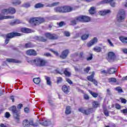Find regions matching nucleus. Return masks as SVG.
<instances>
[{
    "mask_svg": "<svg viewBox=\"0 0 127 127\" xmlns=\"http://www.w3.org/2000/svg\"><path fill=\"white\" fill-rule=\"evenodd\" d=\"M2 13H4V14H7L8 13V9H3L1 10Z\"/></svg>",
    "mask_w": 127,
    "mask_h": 127,
    "instance_id": "49530a36",
    "label": "nucleus"
},
{
    "mask_svg": "<svg viewBox=\"0 0 127 127\" xmlns=\"http://www.w3.org/2000/svg\"><path fill=\"white\" fill-rule=\"evenodd\" d=\"M5 118H6V119H8V118H9V117H10V114H9V112H6L5 113Z\"/></svg>",
    "mask_w": 127,
    "mask_h": 127,
    "instance_id": "5fc2aeb1",
    "label": "nucleus"
},
{
    "mask_svg": "<svg viewBox=\"0 0 127 127\" xmlns=\"http://www.w3.org/2000/svg\"><path fill=\"white\" fill-rule=\"evenodd\" d=\"M23 6L24 7H30V3H25L23 4Z\"/></svg>",
    "mask_w": 127,
    "mask_h": 127,
    "instance_id": "8fccbe9b",
    "label": "nucleus"
},
{
    "mask_svg": "<svg viewBox=\"0 0 127 127\" xmlns=\"http://www.w3.org/2000/svg\"><path fill=\"white\" fill-rule=\"evenodd\" d=\"M66 82H67V83H68V84H70V85H72V84H73V82H72V81L69 79L67 78L66 79Z\"/></svg>",
    "mask_w": 127,
    "mask_h": 127,
    "instance_id": "338daca9",
    "label": "nucleus"
},
{
    "mask_svg": "<svg viewBox=\"0 0 127 127\" xmlns=\"http://www.w3.org/2000/svg\"><path fill=\"white\" fill-rule=\"evenodd\" d=\"M98 42V38L97 37L93 38L89 42L87 43L88 47L93 46L94 44H96Z\"/></svg>",
    "mask_w": 127,
    "mask_h": 127,
    "instance_id": "9d476101",
    "label": "nucleus"
},
{
    "mask_svg": "<svg viewBox=\"0 0 127 127\" xmlns=\"http://www.w3.org/2000/svg\"><path fill=\"white\" fill-rule=\"evenodd\" d=\"M75 20H76V21H83V16L76 17Z\"/></svg>",
    "mask_w": 127,
    "mask_h": 127,
    "instance_id": "37998d69",
    "label": "nucleus"
},
{
    "mask_svg": "<svg viewBox=\"0 0 127 127\" xmlns=\"http://www.w3.org/2000/svg\"><path fill=\"white\" fill-rule=\"evenodd\" d=\"M120 40L123 43H127V38L124 37H120Z\"/></svg>",
    "mask_w": 127,
    "mask_h": 127,
    "instance_id": "7c9ffc66",
    "label": "nucleus"
},
{
    "mask_svg": "<svg viewBox=\"0 0 127 127\" xmlns=\"http://www.w3.org/2000/svg\"><path fill=\"white\" fill-rule=\"evenodd\" d=\"M35 39H36V40H38L39 41H41L42 42H46V41H47V39L41 36H36L35 37Z\"/></svg>",
    "mask_w": 127,
    "mask_h": 127,
    "instance_id": "2eb2a0df",
    "label": "nucleus"
},
{
    "mask_svg": "<svg viewBox=\"0 0 127 127\" xmlns=\"http://www.w3.org/2000/svg\"><path fill=\"white\" fill-rule=\"evenodd\" d=\"M39 123L40 125H42L44 127H49L51 125V122L45 118H43V119L40 120Z\"/></svg>",
    "mask_w": 127,
    "mask_h": 127,
    "instance_id": "423d86ee",
    "label": "nucleus"
},
{
    "mask_svg": "<svg viewBox=\"0 0 127 127\" xmlns=\"http://www.w3.org/2000/svg\"><path fill=\"white\" fill-rule=\"evenodd\" d=\"M122 114H124L125 115H127V108L121 110Z\"/></svg>",
    "mask_w": 127,
    "mask_h": 127,
    "instance_id": "3c124183",
    "label": "nucleus"
},
{
    "mask_svg": "<svg viewBox=\"0 0 127 127\" xmlns=\"http://www.w3.org/2000/svg\"><path fill=\"white\" fill-rule=\"evenodd\" d=\"M93 50L95 52H101V51H102V48L100 47H95L93 48Z\"/></svg>",
    "mask_w": 127,
    "mask_h": 127,
    "instance_id": "c756f323",
    "label": "nucleus"
},
{
    "mask_svg": "<svg viewBox=\"0 0 127 127\" xmlns=\"http://www.w3.org/2000/svg\"><path fill=\"white\" fill-rule=\"evenodd\" d=\"M8 13H11V14H13V13H15L16 10L13 7H10L8 9Z\"/></svg>",
    "mask_w": 127,
    "mask_h": 127,
    "instance_id": "b1692460",
    "label": "nucleus"
},
{
    "mask_svg": "<svg viewBox=\"0 0 127 127\" xmlns=\"http://www.w3.org/2000/svg\"><path fill=\"white\" fill-rule=\"evenodd\" d=\"M68 54L69 50H65L62 53V54L60 56V58H62V59H65V58H67V56H68Z\"/></svg>",
    "mask_w": 127,
    "mask_h": 127,
    "instance_id": "9b49d317",
    "label": "nucleus"
},
{
    "mask_svg": "<svg viewBox=\"0 0 127 127\" xmlns=\"http://www.w3.org/2000/svg\"><path fill=\"white\" fill-rule=\"evenodd\" d=\"M62 90L65 94H68L69 93V89H68V87L66 85H64L62 87Z\"/></svg>",
    "mask_w": 127,
    "mask_h": 127,
    "instance_id": "5701e85b",
    "label": "nucleus"
},
{
    "mask_svg": "<svg viewBox=\"0 0 127 127\" xmlns=\"http://www.w3.org/2000/svg\"><path fill=\"white\" fill-rule=\"evenodd\" d=\"M64 35H65V36H66L67 37H69V36H70V32L67 31H65L64 32Z\"/></svg>",
    "mask_w": 127,
    "mask_h": 127,
    "instance_id": "603ef678",
    "label": "nucleus"
},
{
    "mask_svg": "<svg viewBox=\"0 0 127 127\" xmlns=\"http://www.w3.org/2000/svg\"><path fill=\"white\" fill-rule=\"evenodd\" d=\"M59 3H60L59 2H53L52 4L48 5V6H49V7H53V6H57V5H59Z\"/></svg>",
    "mask_w": 127,
    "mask_h": 127,
    "instance_id": "a878e982",
    "label": "nucleus"
},
{
    "mask_svg": "<svg viewBox=\"0 0 127 127\" xmlns=\"http://www.w3.org/2000/svg\"><path fill=\"white\" fill-rule=\"evenodd\" d=\"M65 113L66 115H70L71 114V107L70 106H67L66 107Z\"/></svg>",
    "mask_w": 127,
    "mask_h": 127,
    "instance_id": "393cba45",
    "label": "nucleus"
},
{
    "mask_svg": "<svg viewBox=\"0 0 127 127\" xmlns=\"http://www.w3.org/2000/svg\"><path fill=\"white\" fill-rule=\"evenodd\" d=\"M79 112H80V113H82V114H85L86 113V110H85L83 108H79L78 109Z\"/></svg>",
    "mask_w": 127,
    "mask_h": 127,
    "instance_id": "864d4df0",
    "label": "nucleus"
},
{
    "mask_svg": "<svg viewBox=\"0 0 127 127\" xmlns=\"http://www.w3.org/2000/svg\"><path fill=\"white\" fill-rule=\"evenodd\" d=\"M45 21V20L44 18H41L40 17H38V22H37V24L38 25H39L40 23H42Z\"/></svg>",
    "mask_w": 127,
    "mask_h": 127,
    "instance_id": "4be33fe9",
    "label": "nucleus"
},
{
    "mask_svg": "<svg viewBox=\"0 0 127 127\" xmlns=\"http://www.w3.org/2000/svg\"><path fill=\"white\" fill-rule=\"evenodd\" d=\"M108 81L110 83L112 82L113 83H116L117 82V79L115 77H111L109 78Z\"/></svg>",
    "mask_w": 127,
    "mask_h": 127,
    "instance_id": "ea45409f",
    "label": "nucleus"
},
{
    "mask_svg": "<svg viewBox=\"0 0 127 127\" xmlns=\"http://www.w3.org/2000/svg\"><path fill=\"white\" fill-rule=\"evenodd\" d=\"M104 114L106 117H109V111L106 108L104 109Z\"/></svg>",
    "mask_w": 127,
    "mask_h": 127,
    "instance_id": "c03bdc74",
    "label": "nucleus"
},
{
    "mask_svg": "<svg viewBox=\"0 0 127 127\" xmlns=\"http://www.w3.org/2000/svg\"><path fill=\"white\" fill-rule=\"evenodd\" d=\"M102 3H110L112 7L116 6V1L115 0H104L102 1Z\"/></svg>",
    "mask_w": 127,
    "mask_h": 127,
    "instance_id": "1a4fd4ad",
    "label": "nucleus"
},
{
    "mask_svg": "<svg viewBox=\"0 0 127 127\" xmlns=\"http://www.w3.org/2000/svg\"><path fill=\"white\" fill-rule=\"evenodd\" d=\"M117 72V69L115 68H111L108 70V74H114V73H116Z\"/></svg>",
    "mask_w": 127,
    "mask_h": 127,
    "instance_id": "412c9836",
    "label": "nucleus"
},
{
    "mask_svg": "<svg viewBox=\"0 0 127 127\" xmlns=\"http://www.w3.org/2000/svg\"><path fill=\"white\" fill-rule=\"evenodd\" d=\"M92 105L94 108H98L100 104L97 101H94L93 102Z\"/></svg>",
    "mask_w": 127,
    "mask_h": 127,
    "instance_id": "79ce46f5",
    "label": "nucleus"
},
{
    "mask_svg": "<svg viewBox=\"0 0 127 127\" xmlns=\"http://www.w3.org/2000/svg\"><path fill=\"white\" fill-rule=\"evenodd\" d=\"M100 73L101 74H104V75H107V74L108 73V71L106 70H101Z\"/></svg>",
    "mask_w": 127,
    "mask_h": 127,
    "instance_id": "13d9d810",
    "label": "nucleus"
},
{
    "mask_svg": "<svg viewBox=\"0 0 127 127\" xmlns=\"http://www.w3.org/2000/svg\"><path fill=\"white\" fill-rule=\"evenodd\" d=\"M57 82L58 83H61L62 82V78L60 77H57Z\"/></svg>",
    "mask_w": 127,
    "mask_h": 127,
    "instance_id": "0e129e2a",
    "label": "nucleus"
},
{
    "mask_svg": "<svg viewBox=\"0 0 127 127\" xmlns=\"http://www.w3.org/2000/svg\"><path fill=\"white\" fill-rule=\"evenodd\" d=\"M63 73L66 76V77H70L71 76V73L67 70V69L63 72Z\"/></svg>",
    "mask_w": 127,
    "mask_h": 127,
    "instance_id": "58836bf2",
    "label": "nucleus"
},
{
    "mask_svg": "<svg viewBox=\"0 0 127 127\" xmlns=\"http://www.w3.org/2000/svg\"><path fill=\"white\" fill-rule=\"evenodd\" d=\"M107 41H108V43L110 44V45L111 46H112V47H114V44H113V43H112V41H111V40L108 39Z\"/></svg>",
    "mask_w": 127,
    "mask_h": 127,
    "instance_id": "680f3d73",
    "label": "nucleus"
},
{
    "mask_svg": "<svg viewBox=\"0 0 127 127\" xmlns=\"http://www.w3.org/2000/svg\"><path fill=\"white\" fill-rule=\"evenodd\" d=\"M32 47H34V45L31 42L27 43L25 45V48H32Z\"/></svg>",
    "mask_w": 127,
    "mask_h": 127,
    "instance_id": "6ab92c4d",
    "label": "nucleus"
},
{
    "mask_svg": "<svg viewBox=\"0 0 127 127\" xmlns=\"http://www.w3.org/2000/svg\"><path fill=\"white\" fill-rule=\"evenodd\" d=\"M48 103L49 104L51 107H54L55 106L54 103L53 102V101L52 100V99H51V98L48 99Z\"/></svg>",
    "mask_w": 127,
    "mask_h": 127,
    "instance_id": "72a5a7b5",
    "label": "nucleus"
},
{
    "mask_svg": "<svg viewBox=\"0 0 127 127\" xmlns=\"http://www.w3.org/2000/svg\"><path fill=\"white\" fill-rule=\"evenodd\" d=\"M26 54H27V55L36 56L37 53L33 49H30L26 51Z\"/></svg>",
    "mask_w": 127,
    "mask_h": 127,
    "instance_id": "f8f14e48",
    "label": "nucleus"
},
{
    "mask_svg": "<svg viewBox=\"0 0 127 127\" xmlns=\"http://www.w3.org/2000/svg\"><path fill=\"white\" fill-rule=\"evenodd\" d=\"M93 59V55L90 54V57L87 58V61H90V60H92Z\"/></svg>",
    "mask_w": 127,
    "mask_h": 127,
    "instance_id": "052dcab7",
    "label": "nucleus"
},
{
    "mask_svg": "<svg viewBox=\"0 0 127 127\" xmlns=\"http://www.w3.org/2000/svg\"><path fill=\"white\" fill-rule=\"evenodd\" d=\"M116 59V55L113 52H110L108 54V60L109 62H113Z\"/></svg>",
    "mask_w": 127,
    "mask_h": 127,
    "instance_id": "6e6552de",
    "label": "nucleus"
},
{
    "mask_svg": "<svg viewBox=\"0 0 127 127\" xmlns=\"http://www.w3.org/2000/svg\"><path fill=\"white\" fill-rule=\"evenodd\" d=\"M33 63H35L38 67H43L48 63L47 61L45 60L44 59L41 58H36L34 60L32 61Z\"/></svg>",
    "mask_w": 127,
    "mask_h": 127,
    "instance_id": "f257e3e1",
    "label": "nucleus"
},
{
    "mask_svg": "<svg viewBox=\"0 0 127 127\" xmlns=\"http://www.w3.org/2000/svg\"><path fill=\"white\" fill-rule=\"evenodd\" d=\"M89 92L90 94H91L92 97H93V98H97V97H98V96L99 95V94L97 93L93 92L91 90H89Z\"/></svg>",
    "mask_w": 127,
    "mask_h": 127,
    "instance_id": "473e14b6",
    "label": "nucleus"
},
{
    "mask_svg": "<svg viewBox=\"0 0 127 127\" xmlns=\"http://www.w3.org/2000/svg\"><path fill=\"white\" fill-rule=\"evenodd\" d=\"M23 127H30L29 121L27 120H24L22 122Z\"/></svg>",
    "mask_w": 127,
    "mask_h": 127,
    "instance_id": "dca6fc26",
    "label": "nucleus"
},
{
    "mask_svg": "<svg viewBox=\"0 0 127 127\" xmlns=\"http://www.w3.org/2000/svg\"><path fill=\"white\" fill-rule=\"evenodd\" d=\"M75 55H76V56H79L80 58H82V57H83V55H84V53L80 52L79 54H78V53H76Z\"/></svg>",
    "mask_w": 127,
    "mask_h": 127,
    "instance_id": "09e8293b",
    "label": "nucleus"
},
{
    "mask_svg": "<svg viewBox=\"0 0 127 127\" xmlns=\"http://www.w3.org/2000/svg\"><path fill=\"white\" fill-rule=\"evenodd\" d=\"M111 13V10H105L101 12V15H106V14H108V13Z\"/></svg>",
    "mask_w": 127,
    "mask_h": 127,
    "instance_id": "4c0bfd02",
    "label": "nucleus"
},
{
    "mask_svg": "<svg viewBox=\"0 0 127 127\" xmlns=\"http://www.w3.org/2000/svg\"><path fill=\"white\" fill-rule=\"evenodd\" d=\"M71 22L72 25H75V24H77V20H76V19L72 20Z\"/></svg>",
    "mask_w": 127,
    "mask_h": 127,
    "instance_id": "bf43d9fd",
    "label": "nucleus"
},
{
    "mask_svg": "<svg viewBox=\"0 0 127 127\" xmlns=\"http://www.w3.org/2000/svg\"><path fill=\"white\" fill-rule=\"evenodd\" d=\"M6 18H14V17L11 16H3L2 15L0 14V20H2L3 19H6Z\"/></svg>",
    "mask_w": 127,
    "mask_h": 127,
    "instance_id": "cd10ccee",
    "label": "nucleus"
},
{
    "mask_svg": "<svg viewBox=\"0 0 127 127\" xmlns=\"http://www.w3.org/2000/svg\"><path fill=\"white\" fill-rule=\"evenodd\" d=\"M116 91H117V92H118V93H123V89H122V88L121 87H117L116 88Z\"/></svg>",
    "mask_w": 127,
    "mask_h": 127,
    "instance_id": "a18cd8bd",
    "label": "nucleus"
},
{
    "mask_svg": "<svg viewBox=\"0 0 127 127\" xmlns=\"http://www.w3.org/2000/svg\"><path fill=\"white\" fill-rule=\"evenodd\" d=\"M33 81L35 84H39L40 83V78L39 77L35 78L33 79Z\"/></svg>",
    "mask_w": 127,
    "mask_h": 127,
    "instance_id": "e433bc0d",
    "label": "nucleus"
},
{
    "mask_svg": "<svg viewBox=\"0 0 127 127\" xmlns=\"http://www.w3.org/2000/svg\"><path fill=\"white\" fill-rule=\"evenodd\" d=\"M95 75V72L93 71L91 75L87 76V79L88 81L92 82L94 79V76Z\"/></svg>",
    "mask_w": 127,
    "mask_h": 127,
    "instance_id": "a211bd4d",
    "label": "nucleus"
},
{
    "mask_svg": "<svg viewBox=\"0 0 127 127\" xmlns=\"http://www.w3.org/2000/svg\"><path fill=\"white\" fill-rule=\"evenodd\" d=\"M84 98L85 100H89V95H88L87 94H85L84 95Z\"/></svg>",
    "mask_w": 127,
    "mask_h": 127,
    "instance_id": "774afa93",
    "label": "nucleus"
},
{
    "mask_svg": "<svg viewBox=\"0 0 127 127\" xmlns=\"http://www.w3.org/2000/svg\"><path fill=\"white\" fill-rule=\"evenodd\" d=\"M55 12L62 13L61 6L56 7L54 8Z\"/></svg>",
    "mask_w": 127,
    "mask_h": 127,
    "instance_id": "2f4dec72",
    "label": "nucleus"
},
{
    "mask_svg": "<svg viewBox=\"0 0 127 127\" xmlns=\"http://www.w3.org/2000/svg\"><path fill=\"white\" fill-rule=\"evenodd\" d=\"M45 79L47 81V85H49V86H50L51 85V79L50 78V77L46 76H45Z\"/></svg>",
    "mask_w": 127,
    "mask_h": 127,
    "instance_id": "bb28decb",
    "label": "nucleus"
},
{
    "mask_svg": "<svg viewBox=\"0 0 127 127\" xmlns=\"http://www.w3.org/2000/svg\"><path fill=\"white\" fill-rule=\"evenodd\" d=\"M43 6H44V4H42L41 3H38L35 4V8H40V7H43Z\"/></svg>",
    "mask_w": 127,
    "mask_h": 127,
    "instance_id": "f704fd0d",
    "label": "nucleus"
},
{
    "mask_svg": "<svg viewBox=\"0 0 127 127\" xmlns=\"http://www.w3.org/2000/svg\"><path fill=\"white\" fill-rule=\"evenodd\" d=\"M88 37H90V34H84L81 37V40H87Z\"/></svg>",
    "mask_w": 127,
    "mask_h": 127,
    "instance_id": "f3484780",
    "label": "nucleus"
},
{
    "mask_svg": "<svg viewBox=\"0 0 127 127\" xmlns=\"http://www.w3.org/2000/svg\"><path fill=\"white\" fill-rule=\"evenodd\" d=\"M13 5H18L21 3L20 0H15L14 1L12 2Z\"/></svg>",
    "mask_w": 127,
    "mask_h": 127,
    "instance_id": "c85d7f7f",
    "label": "nucleus"
},
{
    "mask_svg": "<svg viewBox=\"0 0 127 127\" xmlns=\"http://www.w3.org/2000/svg\"><path fill=\"white\" fill-rule=\"evenodd\" d=\"M90 113H93V111L91 109H89L87 110H85V112L84 113L85 115H86V116H88L90 115Z\"/></svg>",
    "mask_w": 127,
    "mask_h": 127,
    "instance_id": "a19ab883",
    "label": "nucleus"
},
{
    "mask_svg": "<svg viewBox=\"0 0 127 127\" xmlns=\"http://www.w3.org/2000/svg\"><path fill=\"white\" fill-rule=\"evenodd\" d=\"M91 68L90 67H87L86 68H84V71L86 73H89V71H90Z\"/></svg>",
    "mask_w": 127,
    "mask_h": 127,
    "instance_id": "6e6d98bb",
    "label": "nucleus"
},
{
    "mask_svg": "<svg viewBox=\"0 0 127 127\" xmlns=\"http://www.w3.org/2000/svg\"><path fill=\"white\" fill-rule=\"evenodd\" d=\"M6 61H7V62H8L9 63H21V62H20V61H17L14 59H7L6 60Z\"/></svg>",
    "mask_w": 127,
    "mask_h": 127,
    "instance_id": "4468645a",
    "label": "nucleus"
},
{
    "mask_svg": "<svg viewBox=\"0 0 127 127\" xmlns=\"http://www.w3.org/2000/svg\"><path fill=\"white\" fill-rule=\"evenodd\" d=\"M50 51H52V52H53L54 54H55L57 56H58L59 55V54L58 53V52L54 51L53 49H51Z\"/></svg>",
    "mask_w": 127,
    "mask_h": 127,
    "instance_id": "e2e57ef3",
    "label": "nucleus"
},
{
    "mask_svg": "<svg viewBox=\"0 0 127 127\" xmlns=\"http://www.w3.org/2000/svg\"><path fill=\"white\" fill-rule=\"evenodd\" d=\"M126 18V12L125 10L120 9L117 15V21L118 22H123Z\"/></svg>",
    "mask_w": 127,
    "mask_h": 127,
    "instance_id": "7ed1b4c3",
    "label": "nucleus"
},
{
    "mask_svg": "<svg viewBox=\"0 0 127 127\" xmlns=\"http://www.w3.org/2000/svg\"><path fill=\"white\" fill-rule=\"evenodd\" d=\"M120 100H121V102L123 104H126L127 103V100H126V99L123 98H121Z\"/></svg>",
    "mask_w": 127,
    "mask_h": 127,
    "instance_id": "4d7b16f0",
    "label": "nucleus"
},
{
    "mask_svg": "<svg viewBox=\"0 0 127 127\" xmlns=\"http://www.w3.org/2000/svg\"><path fill=\"white\" fill-rule=\"evenodd\" d=\"M9 110L11 111L13 115L14 119L16 123H19V121H20V115L19 112L16 110V107L15 106H12L10 107Z\"/></svg>",
    "mask_w": 127,
    "mask_h": 127,
    "instance_id": "f03ea898",
    "label": "nucleus"
},
{
    "mask_svg": "<svg viewBox=\"0 0 127 127\" xmlns=\"http://www.w3.org/2000/svg\"><path fill=\"white\" fill-rule=\"evenodd\" d=\"M62 7V13H65L66 12H71L73 10V7L70 6H64Z\"/></svg>",
    "mask_w": 127,
    "mask_h": 127,
    "instance_id": "0eeeda50",
    "label": "nucleus"
},
{
    "mask_svg": "<svg viewBox=\"0 0 127 127\" xmlns=\"http://www.w3.org/2000/svg\"><path fill=\"white\" fill-rule=\"evenodd\" d=\"M90 17L86 16H83L82 21H85V22H88V21H90Z\"/></svg>",
    "mask_w": 127,
    "mask_h": 127,
    "instance_id": "c9c22d12",
    "label": "nucleus"
},
{
    "mask_svg": "<svg viewBox=\"0 0 127 127\" xmlns=\"http://www.w3.org/2000/svg\"><path fill=\"white\" fill-rule=\"evenodd\" d=\"M21 30L23 33H30V32H31V30L27 28H23Z\"/></svg>",
    "mask_w": 127,
    "mask_h": 127,
    "instance_id": "aec40b11",
    "label": "nucleus"
},
{
    "mask_svg": "<svg viewBox=\"0 0 127 127\" xmlns=\"http://www.w3.org/2000/svg\"><path fill=\"white\" fill-rule=\"evenodd\" d=\"M29 124H30V126H32V127H37V126H38L37 124H34L33 121H31L30 122H29Z\"/></svg>",
    "mask_w": 127,
    "mask_h": 127,
    "instance_id": "de8ad7c7",
    "label": "nucleus"
},
{
    "mask_svg": "<svg viewBox=\"0 0 127 127\" xmlns=\"http://www.w3.org/2000/svg\"><path fill=\"white\" fill-rule=\"evenodd\" d=\"M38 17L31 18L30 19V23H32V24H34V25H38L37 22H38Z\"/></svg>",
    "mask_w": 127,
    "mask_h": 127,
    "instance_id": "ddd939ff",
    "label": "nucleus"
},
{
    "mask_svg": "<svg viewBox=\"0 0 127 127\" xmlns=\"http://www.w3.org/2000/svg\"><path fill=\"white\" fill-rule=\"evenodd\" d=\"M19 33H10L6 35V39L5 41V44H7L9 42V39L13 38L15 36H20Z\"/></svg>",
    "mask_w": 127,
    "mask_h": 127,
    "instance_id": "20e7f679",
    "label": "nucleus"
},
{
    "mask_svg": "<svg viewBox=\"0 0 127 127\" xmlns=\"http://www.w3.org/2000/svg\"><path fill=\"white\" fill-rule=\"evenodd\" d=\"M45 36L51 40H55L58 39V36L57 35L55 34H51L50 33H45Z\"/></svg>",
    "mask_w": 127,
    "mask_h": 127,
    "instance_id": "39448f33",
    "label": "nucleus"
},
{
    "mask_svg": "<svg viewBox=\"0 0 127 127\" xmlns=\"http://www.w3.org/2000/svg\"><path fill=\"white\" fill-rule=\"evenodd\" d=\"M24 111L25 113L28 114V113H29V108L26 107L24 108Z\"/></svg>",
    "mask_w": 127,
    "mask_h": 127,
    "instance_id": "69168bd1",
    "label": "nucleus"
}]
</instances>
